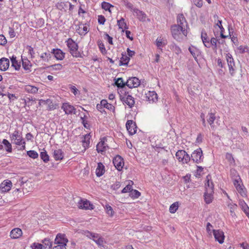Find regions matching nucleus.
<instances>
[{
    "instance_id": "obj_63",
    "label": "nucleus",
    "mask_w": 249,
    "mask_h": 249,
    "mask_svg": "<svg viewBox=\"0 0 249 249\" xmlns=\"http://www.w3.org/2000/svg\"><path fill=\"white\" fill-rule=\"evenodd\" d=\"M193 2L198 8H201L203 5L202 0H193Z\"/></svg>"
},
{
    "instance_id": "obj_14",
    "label": "nucleus",
    "mask_w": 249,
    "mask_h": 249,
    "mask_svg": "<svg viewBox=\"0 0 249 249\" xmlns=\"http://www.w3.org/2000/svg\"><path fill=\"white\" fill-rule=\"evenodd\" d=\"M125 85L131 89L136 88L140 85V80L136 77H132L127 80Z\"/></svg>"
},
{
    "instance_id": "obj_21",
    "label": "nucleus",
    "mask_w": 249,
    "mask_h": 249,
    "mask_svg": "<svg viewBox=\"0 0 249 249\" xmlns=\"http://www.w3.org/2000/svg\"><path fill=\"white\" fill-rule=\"evenodd\" d=\"M121 99L124 104L128 105L129 107H132L135 104L134 98L129 94L125 95L123 97L121 96Z\"/></svg>"
},
{
    "instance_id": "obj_50",
    "label": "nucleus",
    "mask_w": 249,
    "mask_h": 249,
    "mask_svg": "<svg viewBox=\"0 0 249 249\" xmlns=\"http://www.w3.org/2000/svg\"><path fill=\"white\" fill-rule=\"evenodd\" d=\"M133 184L132 181H130L129 184L126 185L121 191L122 193H126V192H131L132 189V184Z\"/></svg>"
},
{
    "instance_id": "obj_22",
    "label": "nucleus",
    "mask_w": 249,
    "mask_h": 249,
    "mask_svg": "<svg viewBox=\"0 0 249 249\" xmlns=\"http://www.w3.org/2000/svg\"><path fill=\"white\" fill-rule=\"evenodd\" d=\"M51 53L53 54L55 58L57 60H62L64 59L65 53L59 49H53Z\"/></svg>"
},
{
    "instance_id": "obj_8",
    "label": "nucleus",
    "mask_w": 249,
    "mask_h": 249,
    "mask_svg": "<svg viewBox=\"0 0 249 249\" xmlns=\"http://www.w3.org/2000/svg\"><path fill=\"white\" fill-rule=\"evenodd\" d=\"M79 209L85 210H92L94 209V206L86 198H80L77 203Z\"/></svg>"
},
{
    "instance_id": "obj_1",
    "label": "nucleus",
    "mask_w": 249,
    "mask_h": 249,
    "mask_svg": "<svg viewBox=\"0 0 249 249\" xmlns=\"http://www.w3.org/2000/svg\"><path fill=\"white\" fill-rule=\"evenodd\" d=\"M189 29L188 22L183 14H178L177 17V24L171 27V32L173 38L177 41L182 40L186 37Z\"/></svg>"
},
{
    "instance_id": "obj_58",
    "label": "nucleus",
    "mask_w": 249,
    "mask_h": 249,
    "mask_svg": "<svg viewBox=\"0 0 249 249\" xmlns=\"http://www.w3.org/2000/svg\"><path fill=\"white\" fill-rule=\"evenodd\" d=\"M2 96L7 95L8 98L10 101H14L18 99V97L15 94H12L10 93H8L7 94H0Z\"/></svg>"
},
{
    "instance_id": "obj_26",
    "label": "nucleus",
    "mask_w": 249,
    "mask_h": 249,
    "mask_svg": "<svg viewBox=\"0 0 249 249\" xmlns=\"http://www.w3.org/2000/svg\"><path fill=\"white\" fill-rule=\"evenodd\" d=\"M117 24H118L119 28L121 29V31L123 32L128 28L125 19L123 18H121L119 20H118V21H117Z\"/></svg>"
},
{
    "instance_id": "obj_49",
    "label": "nucleus",
    "mask_w": 249,
    "mask_h": 249,
    "mask_svg": "<svg viewBox=\"0 0 249 249\" xmlns=\"http://www.w3.org/2000/svg\"><path fill=\"white\" fill-rule=\"evenodd\" d=\"M2 143L6 147V150L8 152H11L12 151V144L6 140L4 139L2 141Z\"/></svg>"
},
{
    "instance_id": "obj_4",
    "label": "nucleus",
    "mask_w": 249,
    "mask_h": 249,
    "mask_svg": "<svg viewBox=\"0 0 249 249\" xmlns=\"http://www.w3.org/2000/svg\"><path fill=\"white\" fill-rule=\"evenodd\" d=\"M215 19H218V17L217 15L214 16ZM225 29L222 25V20L217 19L214 25V34L216 37L220 36L221 38H226L227 36L224 34Z\"/></svg>"
},
{
    "instance_id": "obj_40",
    "label": "nucleus",
    "mask_w": 249,
    "mask_h": 249,
    "mask_svg": "<svg viewBox=\"0 0 249 249\" xmlns=\"http://www.w3.org/2000/svg\"><path fill=\"white\" fill-rule=\"evenodd\" d=\"M97 44L102 54L106 55L107 53V51L103 41L102 40H98L97 41Z\"/></svg>"
},
{
    "instance_id": "obj_12",
    "label": "nucleus",
    "mask_w": 249,
    "mask_h": 249,
    "mask_svg": "<svg viewBox=\"0 0 249 249\" xmlns=\"http://www.w3.org/2000/svg\"><path fill=\"white\" fill-rule=\"evenodd\" d=\"M213 233L214 239L219 244H222L225 239V235L223 231L220 230H213Z\"/></svg>"
},
{
    "instance_id": "obj_59",
    "label": "nucleus",
    "mask_w": 249,
    "mask_h": 249,
    "mask_svg": "<svg viewBox=\"0 0 249 249\" xmlns=\"http://www.w3.org/2000/svg\"><path fill=\"white\" fill-rule=\"evenodd\" d=\"M116 85L118 87L122 88L126 85L125 83L123 81V80L122 78H119L116 81Z\"/></svg>"
},
{
    "instance_id": "obj_11",
    "label": "nucleus",
    "mask_w": 249,
    "mask_h": 249,
    "mask_svg": "<svg viewBox=\"0 0 249 249\" xmlns=\"http://www.w3.org/2000/svg\"><path fill=\"white\" fill-rule=\"evenodd\" d=\"M144 100L149 103H153L158 101V95L155 91H147L144 95Z\"/></svg>"
},
{
    "instance_id": "obj_15",
    "label": "nucleus",
    "mask_w": 249,
    "mask_h": 249,
    "mask_svg": "<svg viewBox=\"0 0 249 249\" xmlns=\"http://www.w3.org/2000/svg\"><path fill=\"white\" fill-rule=\"evenodd\" d=\"M107 138L103 137L100 139V141L97 144L96 149L98 153H101L106 151L107 147V144L106 143Z\"/></svg>"
},
{
    "instance_id": "obj_20",
    "label": "nucleus",
    "mask_w": 249,
    "mask_h": 249,
    "mask_svg": "<svg viewBox=\"0 0 249 249\" xmlns=\"http://www.w3.org/2000/svg\"><path fill=\"white\" fill-rule=\"evenodd\" d=\"M113 163H114V166H115L119 171H121L124 165L123 158L119 155L116 156L114 159H113Z\"/></svg>"
},
{
    "instance_id": "obj_25",
    "label": "nucleus",
    "mask_w": 249,
    "mask_h": 249,
    "mask_svg": "<svg viewBox=\"0 0 249 249\" xmlns=\"http://www.w3.org/2000/svg\"><path fill=\"white\" fill-rule=\"evenodd\" d=\"M208 118L207 119V122L210 125L212 130H214L215 126L213 124L214 121L215 120V116L214 113L209 112L208 114Z\"/></svg>"
},
{
    "instance_id": "obj_54",
    "label": "nucleus",
    "mask_w": 249,
    "mask_h": 249,
    "mask_svg": "<svg viewBox=\"0 0 249 249\" xmlns=\"http://www.w3.org/2000/svg\"><path fill=\"white\" fill-rule=\"evenodd\" d=\"M226 159L229 161L231 164H235V160L231 154L227 153L225 155Z\"/></svg>"
},
{
    "instance_id": "obj_5",
    "label": "nucleus",
    "mask_w": 249,
    "mask_h": 249,
    "mask_svg": "<svg viewBox=\"0 0 249 249\" xmlns=\"http://www.w3.org/2000/svg\"><path fill=\"white\" fill-rule=\"evenodd\" d=\"M233 183L237 192L240 194V195L242 197H247V189L244 186L242 179L239 176H238L234 179Z\"/></svg>"
},
{
    "instance_id": "obj_17",
    "label": "nucleus",
    "mask_w": 249,
    "mask_h": 249,
    "mask_svg": "<svg viewBox=\"0 0 249 249\" xmlns=\"http://www.w3.org/2000/svg\"><path fill=\"white\" fill-rule=\"evenodd\" d=\"M125 126L126 129L130 135H132L136 133L137 131V127L135 124L131 121V120L127 121Z\"/></svg>"
},
{
    "instance_id": "obj_10",
    "label": "nucleus",
    "mask_w": 249,
    "mask_h": 249,
    "mask_svg": "<svg viewBox=\"0 0 249 249\" xmlns=\"http://www.w3.org/2000/svg\"><path fill=\"white\" fill-rule=\"evenodd\" d=\"M13 183L11 180L6 179L4 180L0 184V191L1 193L9 192L11 189Z\"/></svg>"
},
{
    "instance_id": "obj_37",
    "label": "nucleus",
    "mask_w": 249,
    "mask_h": 249,
    "mask_svg": "<svg viewBox=\"0 0 249 249\" xmlns=\"http://www.w3.org/2000/svg\"><path fill=\"white\" fill-rule=\"evenodd\" d=\"M24 89L26 92L30 93H36L38 90V89L36 87L30 85H26Z\"/></svg>"
},
{
    "instance_id": "obj_28",
    "label": "nucleus",
    "mask_w": 249,
    "mask_h": 249,
    "mask_svg": "<svg viewBox=\"0 0 249 249\" xmlns=\"http://www.w3.org/2000/svg\"><path fill=\"white\" fill-rule=\"evenodd\" d=\"M12 63V66L14 68L16 71H19L21 68L20 62H18L17 59V57L15 55H13L10 57Z\"/></svg>"
},
{
    "instance_id": "obj_31",
    "label": "nucleus",
    "mask_w": 249,
    "mask_h": 249,
    "mask_svg": "<svg viewBox=\"0 0 249 249\" xmlns=\"http://www.w3.org/2000/svg\"><path fill=\"white\" fill-rule=\"evenodd\" d=\"M105 172V167L102 162L98 163L97 167L96 169V174L98 177H101L104 174Z\"/></svg>"
},
{
    "instance_id": "obj_62",
    "label": "nucleus",
    "mask_w": 249,
    "mask_h": 249,
    "mask_svg": "<svg viewBox=\"0 0 249 249\" xmlns=\"http://www.w3.org/2000/svg\"><path fill=\"white\" fill-rule=\"evenodd\" d=\"M99 246H103L105 241L104 239L101 236L95 242Z\"/></svg>"
},
{
    "instance_id": "obj_64",
    "label": "nucleus",
    "mask_w": 249,
    "mask_h": 249,
    "mask_svg": "<svg viewBox=\"0 0 249 249\" xmlns=\"http://www.w3.org/2000/svg\"><path fill=\"white\" fill-rule=\"evenodd\" d=\"M105 38L110 45L113 44V43L112 42V38L109 36V34H108L107 33L105 34Z\"/></svg>"
},
{
    "instance_id": "obj_34",
    "label": "nucleus",
    "mask_w": 249,
    "mask_h": 249,
    "mask_svg": "<svg viewBox=\"0 0 249 249\" xmlns=\"http://www.w3.org/2000/svg\"><path fill=\"white\" fill-rule=\"evenodd\" d=\"M90 135L87 134L84 136L82 140V145L84 147V150H85L87 148H88L89 146L90 143Z\"/></svg>"
},
{
    "instance_id": "obj_30",
    "label": "nucleus",
    "mask_w": 249,
    "mask_h": 249,
    "mask_svg": "<svg viewBox=\"0 0 249 249\" xmlns=\"http://www.w3.org/2000/svg\"><path fill=\"white\" fill-rule=\"evenodd\" d=\"M53 157L55 160H61L64 157L63 152L60 149L55 150L53 153Z\"/></svg>"
},
{
    "instance_id": "obj_35",
    "label": "nucleus",
    "mask_w": 249,
    "mask_h": 249,
    "mask_svg": "<svg viewBox=\"0 0 249 249\" xmlns=\"http://www.w3.org/2000/svg\"><path fill=\"white\" fill-rule=\"evenodd\" d=\"M201 38L204 46L206 47V46H209L210 39L208 37L207 34L205 32H201Z\"/></svg>"
},
{
    "instance_id": "obj_16",
    "label": "nucleus",
    "mask_w": 249,
    "mask_h": 249,
    "mask_svg": "<svg viewBox=\"0 0 249 249\" xmlns=\"http://www.w3.org/2000/svg\"><path fill=\"white\" fill-rule=\"evenodd\" d=\"M205 191L207 192H213L214 185L211 179V177L210 175H208L205 179L204 183Z\"/></svg>"
},
{
    "instance_id": "obj_9",
    "label": "nucleus",
    "mask_w": 249,
    "mask_h": 249,
    "mask_svg": "<svg viewBox=\"0 0 249 249\" xmlns=\"http://www.w3.org/2000/svg\"><path fill=\"white\" fill-rule=\"evenodd\" d=\"M68 239L66 235L64 233H58L54 240V244L55 245L66 246Z\"/></svg>"
},
{
    "instance_id": "obj_42",
    "label": "nucleus",
    "mask_w": 249,
    "mask_h": 249,
    "mask_svg": "<svg viewBox=\"0 0 249 249\" xmlns=\"http://www.w3.org/2000/svg\"><path fill=\"white\" fill-rule=\"evenodd\" d=\"M101 105H103L104 107H106L110 110H114V107L111 104L108 103L107 101L103 99L101 101Z\"/></svg>"
},
{
    "instance_id": "obj_46",
    "label": "nucleus",
    "mask_w": 249,
    "mask_h": 249,
    "mask_svg": "<svg viewBox=\"0 0 249 249\" xmlns=\"http://www.w3.org/2000/svg\"><path fill=\"white\" fill-rule=\"evenodd\" d=\"M102 7L106 11L111 13V8H114V6L108 2L104 1L102 3Z\"/></svg>"
},
{
    "instance_id": "obj_27",
    "label": "nucleus",
    "mask_w": 249,
    "mask_h": 249,
    "mask_svg": "<svg viewBox=\"0 0 249 249\" xmlns=\"http://www.w3.org/2000/svg\"><path fill=\"white\" fill-rule=\"evenodd\" d=\"M189 52L193 55L195 59L197 61V57L200 54L199 50L196 47L191 46L189 48Z\"/></svg>"
},
{
    "instance_id": "obj_51",
    "label": "nucleus",
    "mask_w": 249,
    "mask_h": 249,
    "mask_svg": "<svg viewBox=\"0 0 249 249\" xmlns=\"http://www.w3.org/2000/svg\"><path fill=\"white\" fill-rule=\"evenodd\" d=\"M134 11L137 13V14L138 16V18H139V19L140 20H142V21L145 20L146 16L145 14H144L142 11H141L138 9H135V10H134Z\"/></svg>"
},
{
    "instance_id": "obj_53",
    "label": "nucleus",
    "mask_w": 249,
    "mask_h": 249,
    "mask_svg": "<svg viewBox=\"0 0 249 249\" xmlns=\"http://www.w3.org/2000/svg\"><path fill=\"white\" fill-rule=\"evenodd\" d=\"M141 195V193L137 190H132L131 191L129 196L133 199H136V198H139Z\"/></svg>"
},
{
    "instance_id": "obj_32",
    "label": "nucleus",
    "mask_w": 249,
    "mask_h": 249,
    "mask_svg": "<svg viewBox=\"0 0 249 249\" xmlns=\"http://www.w3.org/2000/svg\"><path fill=\"white\" fill-rule=\"evenodd\" d=\"M213 192H205L204 194V201L206 204H210L213 200Z\"/></svg>"
},
{
    "instance_id": "obj_3",
    "label": "nucleus",
    "mask_w": 249,
    "mask_h": 249,
    "mask_svg": "<svg viewBox=\"0 0 249 249\" xmlns=\"http://www.w3.org/2000/svg\"><path fill=\"white\" fill-rule=\"evenodd\" d=\"M66 43L70 53L73 57L78 58L81 56L80 52L78 51L77 44L71 38H69L66 41Z\"/></svg>"
},
{
    "instance_id": "obj_23",
    "label": "nucleus",
    "mask_w": 249,
    "mask_h": 249,
    "mask_svg": "<svg viewBox=\"0 0 249 249\" xmlns=\"http://www.w3.org/2000/svg\"><path fill=\"white\" fill-rule=\"evenodd\" d=\"M10 66V61L8 58L3 57L0 59V70L6 71Z\"/></svg>"
},
{
    "instance_id": "obj_19",
    "label": "nucleus",
    "mask_w": 249,
    "mask_h": 249,
    "mask_svg": "<svg viewBox=\"0 0 249 249\" xmlns=\"http://www.w3.org/2000/svg\"><path fill=\"white\" fill-rule=\"evenodd\" d=\"M61 108L65 111L66 114H72L75 113V107L69 103H64L61 106Z\"/></svg>"
},
{
    "instance_id": "obj_43",
    "label": "nucleus",
    "mask_w": 249,
    "mask_h": 249,
    "mask_svg": "<svg viewBox=\"0 0 249 249\" xmlns=\"http://www.w3.org/2000/svg\"><path fill=\"white\" fill-rule=\"evenodd\" d=\"M179 207L178 202H176L172 204L169 208V212L171 213H175L178 210Z\"/></svg>"
},
{
    "instance_id": "obj_47",
    "label": "nucleus",
    "mask_w": 249,
    "mask_h": 249,
    "mask_svg": "<svg viewBox=\"0 0 249 249\" xmlns=\"http://www.w3.org/2000/svg\"><path fill=\"white\" fill-rule=\"evenodd\" d=\"M203 174V168L201 166H197L196 170L195 172V176L196 178H200Z\"/></svg>"
},
{
    "instance_id": "obj_29",
    "label": "nucleus",
    "mask_w": 249,
    "mask_h": 249,
    "mask_svg": "<svg viewBox=\"0 0 249 249\" xmlns=\"http://www.w3.org/2000/svg\"><path fill=\"white\" fill-rule=\"evenodd\" d=\"M89 31V26L86 24H83L79 25V28L77 29V32L80 35H86Z\"/></svg>"
},
{
    "instance_id": "obj_61",
    "label": "nucleus",
    "mask_w": 249,
    "mask_h": 249,
    "mask_svg": "<svg viewBox=\"0 0 249 249\" xmlns=\"http://www.w3.org/2000/svg\"><path fill=\"white\" fill-rule=\"evenodd\" d=\"M7 39L2 34L0 35V45L5 46L7 43Z\"/></svg>"
},
{
    "instance_id": "obj_24",
    "label": "nucleus",
    "mask_w": 249,
    "mask_h": 249,
    "mask_svg": "<svg viewBox=\"0 0 249 249\" xmlns=\"http://www.w3.org/2000/svg\"><path fill=\"white\" fill-rule=\"evenodd\" d=\"M167 40L162 36L158 37L156 40V45L159 49H162V48L167 45Z\"/></svg>"
},
{
    "instance_id": "obj_39",
    "label": "nucleus",
    "mask_w": 249,
    "mask_h": 249,
    "mask_svg": "<svg viewBox=\"0 0 249 249\" xmlns=\"http://www.w3.org/2000/svg\"><path fill=\"white\" fill-rule=\"evenodd\" d=\"M228 207L230 209L231 215L232 217H234L236 215L235 211L237 208V205L232 202H230L228 204Z\"/></svg>"
},
{
    "instance_id": "obj_44",
    "label": "nucleus",
    "mask_w": 249,
    "mask_h": 249,
    "mask_svg": "<svg viewBox=\"0 0 249 249\" xmlns=\"http://www.w3.org/2000/svg\"><path fill=\"white\" fill-rule=\"evenodd\" d=\"M130 58L128 56H127L125 54H122V57L120 58V65H127L129 61Z\"/></svg>"
},
{
    "instance_id": "obj_36",
    "label": "nucleus",
    "mask_w": 249,
    "mask_h": 249,
    "mask_svg": "<svg viewBox=\"0 0 249 249\" xmlns=\"http://www.w3.org/2000/svg\"><path fill=\"white\" fill-rule=\"evenodd\" d=\"M42 249H52V242L49 239L45 238L42 240Z\"/></svg>"
},
{
    "instance_id": "obj_41",
    "label": "nucleus",
    "mask_w": 249,
    "mask_h": 249,
    "mask_svg": "<svg viewBox=\"0 0 249 249\" xmlns=\"http://www.w3.org/2000/svg\"><path fill=\"white\" fill-rule=\"evenodd\" d=\"M217 40L216 38L213 37L211 39L209 40V46H206L207 48H211L212 47L213 50H217Z\"/></svg>"
},
{
    "instance_id": "obj_7",
    "label": "nucleus",
    "mask_w": 249,
    "mask_h": 249,
    "mask_svg": "<svg viewBox=\"0 0 249 249\" xmlns=\"http://www.w3.org/2000/svg\"><path fill=\"white\" fill-rule=\"evenodd\" d=\"M226 59L228 64L229 73L231 76H234L235 74V63L234 62L233 58L231 55L230 53H227L226 55Z\"/></svg>"
},
{
    "instance_id": "obj_56",
    "label": "nucleus",
    "mask_w": 249,
    "mask_h": 249,
    "mask_svg": "<svg viewBox=\"0 0 249 249\" xmlns=\"http://www.w3.org/2000/svg\"><path fill=\"white\" fill-rule=\"evenodd\" d=\"M47 103H48L47 109L49 110H53V109H55L57 107V105L56 104L53 103L50 100H47Z\"/></svg>"
},
{
    "instance_id": "obj_52",
    "label": "nucleus",
    "mask_w": 249,
    "mask_h": 249,
    "mask_svg": "<svg viewBox=\"0 0 249 249\" xmlns=\"http://www.w3.org/2000/svg\"><path fill=\"white\" fill-rule=\"evenodd\" d=\"M240 205L242 207V210L246 213V215L249 218V207L244 202H241Z\"/></svg>"
},
{
    "instance_id": "obj_60",
    "label": "nucleus",
    "mask_w": 249,
    "mask_h": 249,
    "mask_svg": "<svg viewBox=\"0 0 249 249\" xmlns=\"http://www.w3.org/2000/svg\"><path fill=\"white\" fill-rule=\"evenodd\" d=\"M31 247L32 249H42V245L41 243L34 242L31 245Z\"/></svg>"
},
{
    "instance_id": "obj_48",
    "label": "nucleus",
    "mask_w": 249,
    "mask_h": 249,
    "mask_svg": "<svg viewBox=\"0 0 249 249\" xmlns=\"http://www.w3.org/2000/svg\"><path fill=\"white\" fill-rule=\"evenodd\" d=\"M40 157H41V159L45 163L48 162L49 160V156L45 150L41 152V153H40Z\"/></svg>"
},
{
    "instance_id": "obj_45",
    "label": "nucleus",
    "mask_w": 249,
    "mask_h": 249,
    "mask_svg": "<svg viewBox=\"0 0 249 249\" xmlns=\"http://www.w3.org/2000/svg\"><path fill=\"white\" fill-rule=\"evenodd\" d=\"M105 209L106 210V213L110 217H112L114 215V211L111 208V206H110L109 205L107 204L105 207Z\"/></svg>"
},
{
    "instance_id": "obj_38",
    "label": "nucleus",
    "mask_w": 249,
    "mask_h": 249,
    "mask_svg": "<svg viewBox=\"0 0 249 249\" xmlns=\"http://www.w3.org/2000/svg\"><path fill=\"white\" fill-rule=\"evenodd\" d=\"M85 234L87 237L92 239L94 242H95V240H97L100 236L98 233L91 232L88 231L85 232Z\"/></svg>"
},
{
    "instance_id": "obj_18",
    "label": "nucleus",
    "mask_w": 249,
    "mask_h": 249,
    "mask_svg": "<svg viewBox=\"0 0 249 249\" xmlns=\"http://www.w3.org/2000/svg\"><path fill=\"white\" fill-rule=\"evenodd\" d=\"M23 235L22 230L18 228H16L11 230L10 232V237L13 239L20 238Z\"/></svg>"
},
{
    "instance_id": "obj_6",
    "label": "nucleus",
    "mask_w": 249,
    "mask_h": 249,
    "mask_svg": "<svg viewBox=\"0 0 249 249\" xmlns=\"http://www.w3.org/2000/svg\"><path fill=\"white\" fill-rule=\"evenodd\" d=\"M176 157L178 161L183 164L188 163L190 161V156L183 150H178Z\"/></svg>"
},
{
    "instance_id": "obj_33",
    "label": "nucleus",
    "mask_w": 249,
    "mask_h": 249,
    "mask_svg": "<svg viewBox=\"0 0 249 249\" xmlns=\"http://www.w3.org/2000/svg\"><path fill=\"white\" fill-rule=\"evenodd\" d=\"M22 67L27 71H31L32 66V63L28 59H22Z\"/></svg>"
},
{
    "instance_id": "obj_55",
    "label": "nucleus",
    "mask_w": 249,
    "mask_h": 249,
    "mask_svg": "<svg viewBox=\"0 0 249 249\" xmlns=\"http://www.w3.org/2000/svg\"><path fill=\"white\" fill-rule=\"evenodd\" d=\"M40 58H41V60L42 61L44 62H48L50 58V54L47 53H44L40 55Z\"/></svg>"
},
{
    "instance_id": "obj_57",
    "label": "nucleus",
    "mask_w": 249,
    "mask_h": 249,
    "mask_svg": "<svg viewBox=\"0 0 249 249\" xmlns=\"http://www.w3.org/2000/svg\"><path fill=\"white\" fill-rule=\"evenodd\" d=\"M27 155L33 159H36L38 157V154L35 150H30L27 152Z\"/></svg>"
},
{
    "instance_id": "obj_2",
    "label": "nucleus",
    "mask_w": 249,
    "mask_h": 249,
    "mask_svg": "<svg viewBox=\"0 0 249 249\" xmlns=\"http://www.w3.org/2000/svg\"><path fill=\"white\" fill-rule=\"evenodd\" d=\"M10 139L11 142L15 144L22 146V149L26 148V142L23 138L22 132L18 130H16L10 134Z\"/></svg>"
},
{
    "instance_id": "obj_13",
    "label": "nucleus",
    "mask_w": 249,
    "mask_h": 249,
    "mask_svg": "<svg viewBox=\"0 0 249 249\" xmlns=\"http://www.w3.org/2000/svg\"><path fill=\"white\" fill-rule=\"evenodd\" d=\"M192 160L196 163L200 162L202 160V151L200 148H197L192 153Z\"/></svg>"
}]
</instances>
